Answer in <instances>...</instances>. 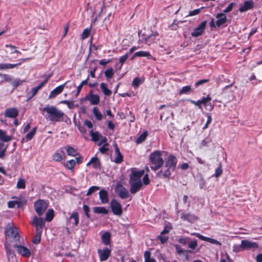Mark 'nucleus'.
<instances>
[{"instance_id":"1","label":"nucleus","mask_w":262,"mask_h":262,"mask_svg":"<svg viewBox=\"0 0 262 262\" xmlns=\"http://www.w3.org/2000/svg\"><path fill=\"white\" fill-rule=\"evenodd\" d=\"M42 111L47 113L46 118L47 119L52 122H61L64 118H68L67 115L57 107L54 106H47L42 108Z\"/></svg>"},{"instance_id":"2","label":"nucleus","mask_w":262,"mask_h":262,"mask_svg":"<svg viewBox=\"0 0 262 262\" xmlns=\"http://www.w3.org/2000/svg\"><path fill=\"white\" fill-rule=\"evenodd\" d=\"M163 152L164 151L155 150L149 155L150 168L152 170L156 171L163 166L164 161L162 157Z\"/></svg>"},{"instance_id":"3","label":"nucleus","mask_w":262,"mask_h":262,"mask_svg":"<svg viewBox=\"0 0 262 262\" xmlns=\"http://www.w3.org/2000/svg\"><path fill=\"white\" fill-rule=\"evenodd\" d=\"M48 204L43 200H38L34 203V209L38 216L42 215L48 208Z\"/></svg>"},{"instance_id":"4","label":"nucleus","mask_w":262,"mask_h":262,"mask_svg":"<svg viewBox=\"0 0 262 262\" xmlns=\"http://www.w3.org/2000/svg\"><path fill=\"white\" fill-rule=\"evenodd\" d=\"M110 206L113 213L117 216L122 215V208L121 204L116 199H112L110 203Z\"/></svg>"},{"instance_id":"5","label":"nucleus","mask_w":262,"mask_h":262,"mask_svg":"<svg viewBox=\"0 0 262 262\" xmlns=\"http://www.w3.org/2000/svg\"><path fill=\"white\" fill-rule=\"evenodd\" d=\"M177 162L178 160L176 157L173 155H170L165 160V167L171 169V171H174L176 169Z\"/></svg>"},{"instance_id":"6","label":"nucleus","mask_w":262,"mask_h":262,"mask_svg":"<svg viewBox=\"0 0 262 262\" xmlns=\"http://www.w3.org/2000/svg\"><path fill=\"white\" fill-rule=\"evenodd\" d=\"M207 25V21L204 20L191 33V35L194 37L201 36L204 32Z\"/></svg>"},{"instance_id":"7","label":"nucleus","mask_w":262,"mask_h":262,"mask_svg":"<svg viewBox=\"0 0 262 262\" xmlns=\"http://www.w3.org/2000/svg\"><path fill=\"white\" fill-rule=\"evenodd\" d=\"M112 250L111 248L106 247L104 249H99L97 252L101 261L106 260L111 254Z\"/></svg>"},{"instance_id":"8","label":"nucleus","mask_w":262,"mask_h":262,"mask_svg":"<svg viewBox=\"0 0 262 262\" xmlns=\"http://www.w3.org/2000/svg\"><path fill=\"white\" fill-rule=\"evenodd\" d=\"M115 189L117 191L118 196L122 199H127L129 195L128 191L120 183L116 185Z\"/></svg>"},{"instance_id":"9","label":"nucleus","mask_w":262,"mask_h":262,"mask_svg":"<svg viewBox=\"0 0 262 262\" xmlns=\"http://www.w3.org/2000/svg\"><path fill=\"white\" fill-rule=\"evenodd\" d=\"M31 58H21L19 59L18 63L15 64L11 63H0V70H5L7 69H11L16 67L20 65L23 62L30 59Z\"/></svg>"},{"instance_id":"10","label":"nucleus","mask_w":262,"mask_h":262,"mask_svg":"<svg viewBox=\"0 0 262 262\" xmlns=\"http://www.w3.org/2000/svg\"><path fill=\"white\" fill-rule=\"evenodd\" d=\"M6 237H13L15 241H19V236L17 228L10 227L5 231Z\"/></svg>"},{"instance_id":"11","label":"nucleus","mask_w":262,"mask_h":262,"mask_svg":"<svg viewBox=\"0 0 262 262\" xmlns=\"http://www.w3.org/2000/svg\"><path fill=\"white\" fill-rule=\"evenodd\" d=\"M144 174V170H141L136 171L132 170V173L129 175V181L130 182H138L141 181V178Z\"/></svg>"},{"instance_id":"12","label":"nucleus","mask_w":262,"mask_h":262,"mask_svg":"<svg viewBox=\"0 0 262 262\" xmlns=\"http://www.w3.org/2000/svg\"><path fill=\"white\" fill-rule=\"evenodd\" d=\"M14 247L16 249L18 253L22 256L29 257L31 255V252L27 247L20 245L15 244Z\"/></svg>"},{"instance_id":"13","label":"nucleus","mask_w":262,"mask_h":262,"mask_svg":"<svg viewBox=\"0 0 262 262\" xmlns=\"http://www.w3.org/2000/svg\"><path fill=\"white\" fill-rule=\"evenodd\" d=\"M130 185L129 191L132 194H135L138 192L142 188L143 184L141 181L130 182L129 181Z\"/></svg>"},{"instance_id":"14","label":"nucleus","mask_w":262,"mask_h":262,"mask_svg":"<svg viewBox=\"0 0 262 262\" xmlns=\"http://www.w3.org/2000/svg\"><path fill=\"white\" fill-rule=\"evenodd\" d=\"M191 235H195L196 237L203 241L207 242L211 244L221 246V243L216 239L211 238L208 237H206L203 235L200 234L199 233H193L191 234Z\"/></svg>"},{"instance_id":"15","label":"nucleus","mask_w":262,"mask_h":262,"mask_svg":"<svg viewBox=\"0 0 262 262\" xmlns=\"http://www.w3.org/2000/svg\"><path fill=\"white\" fill-rule=\"evenodd\" d=\"M254 3L252 0H249L244 2L243 4L239 8V11L241 13L246 12L253 8Z\"/></svg>"},{"instance_id":"16","label":"nucleus","mask_w":262,"mask_h":262,"mask_svg":"<svg viewBox=\"0 0 262 262\" xmlns=\"http://www.w3.org/2000/svg\"><path fill=\"white\" fill-rule=\"evenodd\" d=\"M241 244L243 250L258 248V245L255 242H252L247 239L242 240Z\"/></svg>"},{"instance_id":"17","label":"nucleus","mask_w":262,"mask_h":262,"mask_svg":"<svg viewBox=\"0 0 262 262\" xmlns=\"http://www.w3.org/2000/svg\"><path fill=\"white\" fill-rule=\"evenodd\" d=\"M18 115V111L16 107L8 108L6 109L4 115L6 117L10 118H16Z\"/></svg>"},{"instance_id":"18","label":"nucleus","mask_w":262,"mask_h":262,"mask_svg":"<svg viewBox=\"0 0 262 262\" xmlns=\"http://www.w3.org/2000/svg\"><path fill=\"white\" fill-rule=\"evenodd\" d=\"M216 26L217 28L220 27L221 26L224 25L227 21V17L224 13H220L216 14Z\"/></svg>"},{"instance_id":"19","label":"nucleus","mask_w":262,"mask_h":262,"mask_svg":"<svg viewBox=\"0 0 262 262\" xmlns=\"http://www.w3.org/2000/svg\"><path fill=\"white\" fill-rule=\"evenodd\" d=\"M68 82V81H67L64 83L56 87L55 89L52 90L49 95V98H54L57 95L62 93Z\"/></svg>"},{"instance_id":"20","label":"nucleus","mask_w":262,"mask_h":262,"mask_svg":"<svg viewBox=\"0 0 262 262\" xmlns=\"http://www.w3.org/2000/svg\"><path fill=\"white\" fill-rule=\"evenodd\" d=\"M32 224L35 227L37 231H39V230L45 226L43 220L42 218H38L36 216L33 217Z\"/></svg>"},{"instance_id":"21","label":"nucleus","mask_w":262,"mask_h":262,"mask_svg":"<svg viewBox=\"0 0 262 262\" xmlns=\"http://www.w3.org/2000/svg\"><path fill=\"white\" fill-rule=\"evenodd\" d=\"M160 170L157 174V176L162 179H169L171 174V169L168 167Z\"/></svg>"},{"instance_id":"22","label":"nucleus","mask_w":262,"mask_h":262,"mask_svg":"<svg viewBox=\"0 0 262 262\" xmlns=\"http://www.w3.org/2000/svg\"><path fill=\"white\" fill-rule=\"evenodd\" d=\"M181 219L183 220L187 221V222L193 223L197 221L199 218L195 216L194 214L188 213H183L181 214Z\"/></svg>"},{"instance_id":"23","label":"nucleus","mask_w":262,"mask_h":262,"mask_svg":"<svg viewBox=\"0 0 262 262\" xmlns=\"http://www.w3.org/2000/svg\"><path fill=\"white\" fill-rule=\"evenodd\" d=\"M92 164V167L95 169H100L101 167V163L100 160L96 156L92 157L90 161L87 163L86 165Z\"/></svg>"},{"instance_id":"24","label":"nucleus","mask_w":262,"mask_h":262,"mask_svg":"<svg viewBox=\"0 0 262 262\" xmlns=\"http://www.w3.org/2000/svg\"><path fill=\"white\" fill-rule=\"evenodd\" d=\"M99 199L102 204H107L109 202L108 192L104 190L101 189L99 192Z\"/></svg>"},{"instance_id":"25","label":"nucleus","mask_w":262,"mask_h":262,"mask_svg":"<svg viewBox=\"0 0 262 262\" xmlns=\"http://www.w3.org/2000/svg\"><path fill=\"white\" fill-rule=\"evenodd\" d=\"M83 100H89L92 105H97L100 102V97L97 94L91 96L90 97H84Z\"/></svg>"},{"instance_id":"26","label":"nucleus","mask_w":262,"mask_h":262,"mask_svg":"<svg viewBox=\"0 0 262 262\" xmlns=\"http://www.w3.org/2000/svg\"><path fill=\"white\" fill-rule=\"evenodd\" d=\"M136 57H146L148 59L152 58V56L149 52L144 51H140L136 52L132 57L131 59L133 60Z\"/></svg>"},{"instance_id":"27","label":"nucleus","mask_w":262,"mask_h":262,"mask_svg":"<svg viewBox=\"0 0 262 262\" xmlns=\"http://www.w3.org/2000/svg\"><path fill=\"white\" fill-rule=\"evenodd\" d=\"M200 100L201 104H203L205 106H209V110L211 111L213 108V105L211 104L210 102L211 100V98L209 95H207L206 97L202 98Z\"/></svg>"},{"instance_id":"28","label":"nucleus","mask_w":262,"mask_h":262,"mask_svg":"<svg viewBox=\"0 0 262 262\" xmlns=\"http://www.w3.org/2000/svg\"><path fill=\"white\" fill-rule=\"evenodd\" d=\"M175 248H176V250L177 251V252L179 254V255H183L184 256H185V259L186 260H188V253H191V250H188V251H186V250H183L182 248H181L180 246H179L178 245H175Z\"/></svg>"},{"instance_id":"29","label":"nucleus","mask_w":262,"mask_h":262,"mask_svg":"<svg viewBox=\"0 0 262 262\" xmlns=\"http://www.w3.org/2000/svg\"><path fill=\"white\" fill-rule=\"evenodd\" d=\"M196 182L200 189H202L206 186V182L201 173H198L196 176Z\"/></svg>"},{"instance_id":"30","label":"nucleus","mask_w":262,"mask_h":262,"mask_svg":"<svg viewBox=\"0 0 262 262\" xmlns=\"http://www.w3.org/2000/svg\"><path fill=\"white\" fill-rule=\"evenodd\" d=\"M111 234L108 232H104L101 236V242L105 245L111 244Z\"/></svg>"},{"instance_id":"31","label":"nucleus","mask_w":262,"mask_h":262,"mask_svg":"<svg viewBox=\"0 0 262 262\" xmlns=\"http://www.w3.org/2000/svg\"><path fill=\"white\" fill-rule=\"evenodd\" d=\"M100 86L102 93L105 96H110L111 95L112 91L107 88V84L106 83L102 82L100 83Z\"/></svg>"},{"instance_id":"32","label":"nucleus","mask_w":262,"mask_h":262,"mask_svg":"<svg viewBox=\"0 0 262 262\" xmlns=\"http://www.w3.org/2000/svg\"><path fill=\"white\" fill-rule=\"evenodd\" d=\"M5 249L6 251V255L7 258L9 259L10 258H13L14 255V252L10 248V245L8 243H5L4 244Z\"/></svg>"},{"instance_id":"33","label":"nucleus","mask_w":262,"mask_h":262,"mask_svg":"<svg viewBox=\"0 0 262 262\" xmlns=\"http://www.w3.org/2000/svg\"><path fill=\"white\" fill-rule=\"evenodd\" d=\"M95 213L107 214L108 211L104 207H95L93 208Z\"/></svg>"},{"instance_id":"34","label":"nucleus","mask_w":262,"mask_h":262,"mask_svg":"<svg viewBox=\"0 0 262 262\" xmlns=\"http://www.w3.org/2000/svg\"><path fill=\"white\" fill-rule=\"evenodd\" d=\"M0 139L3 142H8L12 139V137L7 136L5 130L0 129Z\"/></svg>"},{"instance_id":"35","label":"nucleus","mask_w":262,"mask_h":262,"mask_svg":"<svg viewBox=\"0 0 262 262\" xmlns=\"http://www.w3.org/2000/svg\"><path fill=\"white\" fill-rule=\"evenodd\" d=\"M38 90L35 87L33 88L30 91L27 93V101L30 100L38 92Z\"/></svg>"},{"instance_id":"36","label":"nucleus","mask_w":262,"mask_h":262,"mask_svg":"<svg viewBox=\"0 0 262 262\" xmlns=\"http://www.w3.org/2000/svg\"><path fill=\"white\" fill-rule=\"evenodd\" d=\"M37 129V127H34L32 129V130L30 132L27 134L25 138L24 139L26 140V142L30 141L34 137V135L36 134Z\"/></svg>"},{"instance_id":"37","label":"nucleus","mask_w":262,"mask_h":262,"mask_svg":"<svg viewBox=\"0 0 262 262\" xmlns=\"http://www.w3.org/2000/svg\"><path fill=\"white\" fill-rule=\"evenodd\" d=\"M148 136V132L147 131L145 130L144 132H143L137 139H136V142L137 143V144H140L141 143H142L143 142H144L147 137Z\"/></svg>"},{"instance_id":"38","label":"nucleus","mask_w":262,"mask_h":262,"mask_svg":"<svg viewBox=\"0 0 262 262\" xmlns=\"http://www.w3.org/2000/svg\"><path fill=\"white\" fill-rule=\"evenodd\" d=\"M65 148L68 156L75 157L78 155V152L73 147L70 146H67Z\"/></svg>"},{"instance_id":"39","label":"nucleus","mask_w":262,"mask_h":262,"mask_svg":"<svg viewBox=\"0 0 262 262\" xmlns=\"http://www.w3.org/2000/svg\"><path fill=\"white\" fill-rule=\"evenodd\" d=\"M90 135L92 137V140L95 142L98 141L102 137L98 132H94L93 130L90 132Z\"/></svg>"},{"instance_id":"40","label":"nucleus","mask_w":262,"mask_h":262,"mask_svg":"<svg viewBox=\"0 0 262 262\" xmlns=\"http://www.w3.org/2000/svg\"><path fill=\"white\" fill-rule=\"evenodd\" d=\"M75 164L76 161L72 159L68 161L66 163H64V166L69 170H73L75 166Z\"/></svg>"},{"instance_id":"41","label":"nucleus","mask_w":262,"mask_h":262,"mask_svg":"<svg viewBox=\"0 0 262 262\" xmlns=\"http://www.w3.org/2000/svg\"><path fill=\"white\" fill-rule=\"evenodd\" d=\"M54 212L53 209H50L48 210L46 214V221L51 222L54 217Z\"/></svg>"},{"instance_id":"42","label":"nucleus","mask_w":262,"mask_h":262,"mask_svg":"<svg viewBox=\"0 0 262 262\" xmlns=\"http://www.w3.org/2000/svg\"><path fill=\"white\" fill-rule=\"evenodd\" d=\"M93 113L95 117L97 120L100 121L102 119V115L99 112L98 108L97 107H94L93 109Z\"/></svg>"},{"instance_id":"43","label":"nucleus","mask_w":262,"mask_h":262,"mask_svg":"<svg viewBox=\"0 0 262 262\" xmlns=\"http://www.w3.org/2000/svg\"><path fill=\"white\" fill-rule=\"evenodd\" d=\"M70 220L73 219L74 223V224L77 226L79 224V214L77 212H73L69 218Z\"/></svg>"},{"instance_id":"44","label":"nucleus","mask_w":262,"mask_h":262,"mask_svg":"<svg viewBox=\"0 0 262 262\" xmlns=\"http://www.w3.org/2000/svg\"><path fill=\"white\" fill-rule=\"evenodd\" d=\"M150 256L151 252L150 251H145L144 254L145 262H156V260L154 258H151Z\"/></svg>"},{"instance_id":"45","label":"nucleus","mask_w":262,"mask_h":262,"mask_svg":"<svg viewBox=\"0 0 262 262\" xmlns=\"http://www.w3.org/2000/svg\"><path fill=\"white\" fill-rule=\"evenodd\" d=\"M143 82V80H142L140 78L136 77L133 79L132 81V85L134 88L137 89Z\"/></svg>"},{"instance_id":"46","label":"nucleus","mask_w":262,"mask_h":262,"mask_svg":"<svg viewBox=\"0 0 262 262\" xmlns=\"http://www.w3.org/2000/svg\"><path fill=\"white\" fill-rule=\"evenodd\" d=\"M25 82V80H21L18 78H16L14 79L13 81L11 82V84L12 86L13 87V89H15L16 88H17L18 86L20 85L23 84V82Z\"/></svg>"},{"instance_id":"47","label":"nucleus","mask_w":262,"mask_h":262,"mask_svg":"<svg viewBox=\"0 0 262 262\" xmlns=\"http://www.w3.org/2000/svg\"><path fill=\"white\" fill-rule=\"evenodd\" d=\"M60 103L62 104H66L68 106V108L70 109H73L78 106L77 104L76 105L74 104L73 101H70L69 100H62L60 102Z\"/></svg>"},{"instance_id":"48","label":"nucleus","mask_w":262,"mask_h":262,"mask_svg":"<svg viewBox=\"0 0 262 262\" xmlns=\"http://www.w3.org/2000/svg\"><path fill=\"white\" fill-rule=\"evenodd\" d=\"M41 235V231H37L34 237L32 240V242L34 244H38L40 242Z\"/></svg>"},{"instance_id":"49","label":"nucleus","mask_w":262,"mask_h":262,"mask_svg":"<svg viewBox=\"0 0 262 262\" xmlns=\"http://www.w3.org/2000/svg\"><path fill=\"white\" fill-rule=\"evenodd\" d=\"M191 92H192L191 88V86L187 85V86H184L182 87V88L180 90V91L179 92V94L180 95L186 94Z\"/></svg>"},{"instance_id":"50","label":"nucleus","mask_w":262,"mask_h":262,"mask_svg":"<svg viewBox=\"0 0 262 262\" xmlns=\"http://www.w3.org/2000/svg\"><path fill=\"white\" fill-rule=\"evenodd\" d=\"M113 75H114L113 69L112 68L107 69L104 72L105 77L106 78V79L107 80L112 78V77L113 76Z\"/></svg>"},{"instance_id":"51","label":"nucleus","mask_w":262,"mask_h":262,"mask_svg":"<svg viewBox=\"0 0 262 262\" xmlns=\"http://www.w3.org/2000/svg\"><path fill=\"white\" fill-rule=\"evenodd\" d=\"M16 187L18 189H25L26 188V181L23 179H19L17 183Z\"/></svg>"},{"instance_id":"52","label":"nucleus","mask_w":262,"mask_h":262,"mask_svg":"<svg viewBox=\"0 0 262 262\" xmlns=\"http://www.w3.org/2000/svg\"><path fill=\"white\" fill-rule=\"evenodd\" d=\"M100 189V187L97 186H93L89 188L88 191L86 194V195H90L92 194L93 192L98 190Z\"/></svg>"},{"instance_id":"53","label":"nucleus","mask_w":262,"mask_h":262,"mask_svg":"<svg viewBox=\"0 0 262 262\" xmlns=\"http://www.w3.org/2000/svg\"><path fill=\"white\" fill-rule=\"evenodd\" d=\"M232 248H233L232 251L234 253H238L241 251H243V247H242L241 244V245L234 244V245H233Z\"/></svg>"},{"instance_id":"54","label":"nucleus","mask_w":262,"mask_h":262,"mask_svg":"<svg viewBox=\"0 0 262 262\" xmlns=\"http://www.w3.org/2000/svg\"><path fill=\"white\" fill-rule=\"evenodd\" d=\"M123 160V157L121 154L116 155V157L113 161L114 162L117 164L121 163Z\"/></svg>"},{"instance_id":"55","label":"nucleus","mask_w":262,"mask_h":262,"mask_svg":"<svg viewBox=\"0 0 262 262\" xmlns=\"http://www.w3.org/2000/svg\"><path fill=\"white\" fill-rule=\"evenodd\" d=\"M206 116H207V122H206L205 125L203 127V130H204V129H206L207 128H208L209 124H210L211 123V121H212L211 116L210 114H208V113L206 114Z\"/></svg>"},{"instance_id":"56","label":"nucleus","mask_w":262,"mask_h":262,"mask_svg":"<svg viewBox=\"0 0 262 262\" xmlns=\"http://www.w3.org/2000/svg\"><path fill=\"white\" fill-rule=\"evenodd\" d=\"M53 159L55 161L60 162L62 160V157L60 154L56 152L53 155Z\"/></svg>"},{"instance_id":"57","label":"nucleus","mask_w":262,"mask_h":262,"mask_svg":"<svg viewBox=\"0 0 262 262\" xmlns=\"http://www.w3.org/2000/svg\"><path fill=\"white\" fill-rule=\"evenodd\" d=\"M209 81V79H208L200 80L195 83V84H194L195 87L198 88L199 86H200L201 85H202L206 83H207Z\"/></svg>"},{"instance_id":"58","label":"nucleus","mask_w":262,"mask_h":262,"mask_svg":"<svg viewBox=\"0 0 262 262\" xmlns=\"http://www.w3.org/2000/svg\"><path fill=\"white\" fill-rule=\"evenodd\" d=\"M19 204H20V202L15 201H9L8 203V206L10 208H12L15 207L16 205H17L18 207H19L20 206Z\"/></svg>"},{"instance_id":"59","label":"nucleus","mask_w":262,"mask_h":262,"mask_svg":"<svg viewBox=\"0 0 262 262\" xmlns=\"http://www.w3.org/2000/svg\"><path fill=\"white\" fill-rule=\"evenodd\" d=\"M90 30L88 28L85 29L82 33L81 38L83 39H84L88 38L90 35Z\"/></svg>"},{"instance_id":"60","label":"nucleus","mask_w":262,"mask_h":262,"mask_svg":"<svg viewBox=\"0 0 262 262\" xmlns=\"http://www.w3.org/2000/svg\"><path fill=\"white\" fill-rule=\"evenodd\" d=\"M235 5L234 3H230L226 8L223 10V12L224 14L230 12L234 6Z\"/></svg>"},{"instance_id":"61","label":"nucleus","mask_w":262,"mask_h":262,"mask_svg":"<svg viewBox=\"0 0 262 262\" xmlns=\"http://www.w3.org/2000/svg\"><path fill=\"white\" fill-rule=\"evenodd\" d=\"M129 56V53H126L125 55L121 56L119 58V62L121 63V66H122L128 58Z\"/></svg>"},{"instance_id":"62","label":"nucleus","mask_w":262,"mask_h":262,"mask_svg":"<svg viewBox=\"0 0 262 262\" xmlns=\"http://www.w3.org/2000/svg\"><path fill=\"white\" fill-rule=\"evenodd\" d=\"M83 210L84 212V213H85V215H86V216L88 218V219H90V215L89 214V212H90V208L89 207L86 205V204H84L83 205Z\"/></svg>"},{"instance_id":"63","label":"nucleus","mask_w":262,"mask_h":262,"mask_svg":"<svg viewBox=\"0 0 262 262\" xmlns=\"http://www.w3.org/2000/svg\"><path fill=\"white\" fill-rule=\"evenodd\" d=\"M198 245L197 240L195 239L193 241L190 242L188 245V247L190 249H194Z\"/></svg>"},{"instance_id":"64","label":"nucleus","mask_w":262,"mask_h":262,"mask_svg":"<svg viewBox=\"0 0 262 262\" xmlns=\"http://www.w3.org/2000/svg\"><path fill=\"white\" fill-rule=\"evenodd\" d=\"M108 145V143H105L101 147L99 148V150L101 153L102 154H105L106 151L108 150V148L106 146Z\"/></svg>"}]
</instances>
